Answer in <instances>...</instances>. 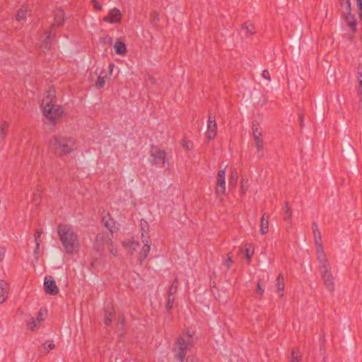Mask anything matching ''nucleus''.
<instances>
[{
    "label": "nucleus",
    "mask_w": 362,
    "mask_h": 362,
    "mask_svg": "<svg viewBox=\"0 0 362 362\" xmlns=\"http://www.w3.org/2000/svg\"><path fill=\"white\" fill-rule=\"evenodd\" d=\"M59 239L69 254L78 252L80 249L78 236L74 228L67 224H59L57 228Z\"/></svg>",
    "instance_id": "1"
},
{
    "label": "nucleus",
    "mask_w": 362,
    "mask_h": 362,
    "mask_svg": "<svg viewBox=\"0 0 362 362\" xmlns=\"http://www.w3.org/2000/svg\"><path fill=\"white\" fill-rule=\"evenodd\" d=\"M55 91L50 89L46 92V95L42 101L43 115L52 124H54L64 113L62 107L55 103Z\"/></svg>",
    "instance_id": "2"
},
{
    "label": "nucleus",
    "mask_w": 362,
    "mask_h": 362,
    "mask_svg": "<svg viewBox=\"0 0 362 362\" xmlns=\"http://www.w3.org/2000/svg\"><path fill=\"white\" fill-rule=\"evenodd\" d=\"M64 18L65 14L62 10L57 9L54 11V23L50 30L45 31L39 39L40 47L42 52H45L50 49L52 45L51 39L55 36L54 27L63 25Z\"/></svg>",
    "instance_id": "3"
},
{
    "label": "nucleus",
    "mask_w": 362,
    "mask_h": 362,
    "mask_svg": "<svg viewBox=\"0 0 362 362\" xmlns=\"http://www.w3.org/2000/svg\"><path fill=\"white\" fill-rule=\"evenodd\" d=\"M194 340L189 333L177 337L173 351L179 362H185L187 353L194 345Z\"/></svg>",
    "instance_id": "4"
},
{
    "label": "nucleus",
    "mask_w": 362,
    "mask_h": 362,
    "mask_svg": "<svg viewBox=\"0 0 362 362\" xmlns=\"http://www.w3.org/2000/svg\"><path fill=\"white\" fill-rule=\"evenodd\" d=\"M319 263V272L326 289L333 292L335 289L334 276L332 272V267L327 256L317 258Z\"/></svg>",
    "instance_id": "5"
},
{
    "label": "nucleus",
    "mask_w": 362,
    "mask_h": 362,
    "mask_svg": "<svg viewBox=\"0 0 362 362\" xmlns=\"http://www.w3.org/2000/svg\"><path fill=\"white\" fill-rule=\"evenodd\" d=\"M52 147L59 156L66 155L76 149V139L71 136H57L54 138Z\"/></svg>",
    "instance_id": "6"
},
{
    "label": "nucleus",
    "mask_w": 362,
    "mask_h": 362,
    "mask_svg": "<svg viewBox=\"0 0 362 362\" xmlns=\"http://www.w3.org/2000/svg\"><path fill=\"white\" fill-rule=\"evenodd\" d=\"M312 229L313 232L315 245L316 248V257H321L322 259L323 257H325L326 255L323 249L321 233L316 223H313Z\"/></svg>",
    "instance_id": "7"
},
{
    "label": "nucleus",
    "mask_w": 362,
    "mask_h": 362,
    "mask_svg": "<svg viewBox=\"0 0 362 362\" xmlns=\"http://www.w3.org/2000/svg\"><path fill=\"white\" fill-rule=\"evenodd\" d=\"M226 168L218 171L215 187V193L217 197L223 196L226 193Z\"/></svg>",
    "instance_id": "8"
},
{
    "label": "nucleus",
    "mask_w": 362,
    "mask_h": 362,
    "mask_svg": "<svg viewBox=\"0 0 362 362\" xmlns=\"http://www.w3.org/2000/svg\"><path fill=\"white\" fill-rule=\"evenodd\" d=\"M151 156L153 158V164L156 166L160 168L165 167V163L169 165L165 151L157 148H152Z\"/></svg>",
    "instance_id": "9"
},
{
    "label": "nucleus",
    "mask_w": 362,
    "mask_h": 362,
    "mask_svg": "<svg viewBox=\"0 0 362 362\" xmlns=\"http://www.w3.org/2000/svg\"><path fill=\"white\" fill-rule=\"evenodd\" d=\"M217 135V124L215 115L211 113L209 114L207 121V129L205 132V136L209 140H213Z\"/></svg>",
    "instance_id": "10"
},
{
    "label": "nucleus",
    "mask_w": 362,
    "mask_h": 362,
    "mask_svg": "<svg viewBox=\"0 0 362 362\" xmlns=\"http://www.w3.org/2000/svg\"><path fill=\"white\" fill-rule=\"evenodd\" d=\"M141 238L144 243V246L137 255V261L139 264H141L144 259L147 257L151 250V240L148 236H145L144 233H141Z\"/></svg>",
    "instance_id": "11"
},
{
    "label": "nucleus",
    "mask_w": 362,
    "mask_h": 362,
    "mask_svg": "<svg viewBox=\"0 0 362 362\" xmlns=\"http://www.w3.org/2000/svg\"><path fill=\"white\" fill-rule=\"evenodd\" d=\"M252 135L255 148L257 151L261 153V156H262L264 151V141L262 139L263 134L262 129L259 128L257 125H252Z\"/></svg>",
    "instance_id": "12"
},
{
    "label": "nucleus",
    "mask_w": 362,
    "mask_h": 362,
    "mask_svg": "<svg viewBox=\"0 0 362 362\" xmlns=\"http://www.w3.org/2000/svg\"><path fill=\"white\" fill-rule=\"evenodd\" d=\"M122 14L121 11L115 7L109 11L108 15L103 18L105 23L110 24H120L122 22Z\"/></svg>",
    "instance_id": "13"
},
{
    "label": "nucleus",
    "mask_w": 362,
    "mask_h": 362,
    "mask_svg": "<svg viewBox=\"0 0 362 362\" xmlns=\"http://www.w3.org/2000/svg\"><path fill=\"white\" fill-rule=\"evenodd\" d=\"M112 244V239L110 235L107 233H100L97 235L95 238V248L98 251L103 250L105 245Z\"/></svg>",
    "instance_id": "14"
},
{
    "label": "nucleus",
    "mask_w": 362,
    "mask_h": 362,
    "mask_svg": "<svg viewBox=\"0 0 362 362\" xmlns=\"http://www.w3.org/2000/svg\"><path fill=\"white\" fill-rule=\"evenodd\" d=\"M44 288L47 293L54 296L59 293V288L52 276H46L44 281Z\"/></svg>",
    "instance_id": "15"
},
{
    "label": "nucleus",
    "mask_w": 362,
    "mask_h": 362,
    "mask_svg": "<svg viewBox=\"0 0 362 362\" xmlns=\"http://www.w3.org/2000/svg\"><path fill=\"white\" fill-rule=\"evenodd\" d=\"M115 68V64L113 63H110L108 65V76H110L112 74L113 69ZM107 77V74L105 71L103 70L100 71V75L98 77L97 81H95V86L98 88H103L106 81V78Z\"/></svg>",
    "instance_id": "16"
},
{
    "label": "nucleus",
    "mask_w": 362,
    "mask_h": 362,
    "mask_svg": "<svg viewBox=\"0 0 362 362\" xmlns=\"http://www.w3.org/2000/svg\"><path fill=\"white\" fill-rule=\"evenodd\" d=\"M122 245L130 255H133L140 246L139 243L134 239L123 241Z\"/></svg>",
    "instance_id": "17"
},
{
    "label": "nucleus",
    "mask_w": 362,
    "mask_h": 362,
    "mask_svg": "<svg viewBox=\"0 0 362 362\" xmlns=\"http://www.w3.org/2000/svg\"><path fill=\"white\" fill-rule=\"evenodd\" d=\"M103 225L110 230L111 234L116 230V221L110 216L109 214H107L103 217Z\"/></svg>",
    "instance_id": "18"
},
{
    "label": "nucleus",
    "mask_w": 362,
    "mask_h": 362,
    "mask_svg": "<svg viewBox=\"0 0 362 362\" xmlns=\"http://www.w3.org/2000/svg\"><path fill=\"white\" fill-rule=\"evenodd\" d=\"M9 285L4 280L0 281V304L4 303L8 298Z\"/></svg>",
    "instance_id": "19"
},
{
    "label": "nucleus",
    "mask_w": 362,
    "mask_h": 362,
    "mask_svg": "<svg viewBox=\"0 0 362 362\" xmlns=\"http://www.w3.org/2000/svg\"><path fill=\"white\" fill-rule=\"evenodd\" d=\"M341 12L345 15L347 19L351 17V0H339Z\"/></svg>",
    "instance_id": "20"
},
{
    "label": "nucleus",
    "mask_w": 362,
    "mask_h": 362,
    "mask_svg": "<svg viewBox=\"0 0 362 362\" xmlns=\"http://www.w3.org/2000/svg\"><path fill=\"white\" fill-rule=\"evenodd\" d=\"M269 216L264 214L260 219L259 232L262 235H265L269 232Z\"/></svg>",
    "instance_id": "21"
},
{
    "label": "nucleus",
    "mask_w": 362,
    "mask_h": 362,
    "mask_svg": "<svg viewBox=\"0 0 362 362\" xmlns=\"http://www.w3.org/2000/svg\"><path fill=\"white\" fill-rule=\"evenodd\" d=\"M115 53L118 55H124L127 52L126 45L122 41H116L114 45Z\"/></svg>",
    "instance_id": "22"
},
{
    "label": "nucleus",
    "mask_w": 362,
    "mask_h": 362,
    "mask_svg": "<svg viewBox=\"0 0 362 362\" xmlns=\"http://www.w3.org/2000/svg\"><path fill=\"white\" fill-rule=\"evenodd\" d=\"M9 123L6 121H3L0 124V143L4 141V140L5 139Z\"/></svg>",
    "instance_id": "23"
},
{
    "label": "nucleus",
    "mask_w": 362,
    "mask_h": 362,
    "mask_svg": "<svg viewBox=\"0 0 362 362\" xmlns=\"http://www.w3.org/2000/svg\"><path fill=\"white\" fill-rule=\"evenodd\" d=\"M276 288L277 291L279 292V295L280 297H282L284 296V276L281 274H279L276 279Z\"/></svg>",
    "instance_id": "24"
},
{
    "label": "nucleus",
    "mask_w": 362,
    "mask_h": 362,
    "mask_svg": "<svg viewBox=\"0 0 362 362\" xmlns=\"http://www.w3.org/2000/svg\"><path fill=\"white\" fill-rule=\"evenodd\" d=\"M29 11V8L28 5H23L18 11L16 18L18 21L24 20Z\"/></svg>",
    "instance_id": "25"
},
{
    "label": "nucleus",
    "mask_w": 362,
    "mask_h": 362,
    "mask_svg": "<svg viewBox=\"0 0 362 362\" xmlns=\"http://www.w3.org/2000/svg\"><path fill=\"white\" fill-rule=\"evenodd\" d=\"M42 321H43V318L37 320V319L31 317L30 320L28 322V326L30 330L35 331L40 327Z\"/></svg>",
    "instance_id": "26"
},
{
    "label": "nucleus",
    "mask_w": 362,
    "mask_h": 362,
    "mask_svg": "<svg viewBox=\"0 0 362 362\" xmlns=\"http://www.w3.org/2000/svg\"><path fill=\"white\" fill-rule=\"evenodd\" d=\"M245 257L247 259V263H250L251 257L254 254L253 245L251 243H247L245 245Z\"/></svg>",
    "instance_id": "27"
},
{
    "label": "nucleus",
    "mask_w": 362,
    "mask_h": 362,
    "mask_svg": "<svg viewBox=\"0 0 362 362\" xmlns=\"http://www.w3.org/2000/svg\"><path fill=\"white\" fill-rule=\"evenodd\" d=\"M243 29L245 30L246 33L248 35H252L256 33L255 25L249 22H247L244 24V25L243 26Z\"/></svg>",
    "instance_id": "28"
},
{
    "label": "nucleus",
    "mask_w": 362,
    "mask_h": 362,
    "mask_svg": "<svg viewBox=\"0 0 362 362\" xmlns=\"http://www.w3.org/2000/svg\"><path fill=\"white\" fill-rule=\"evenodd\" d=\"M32 202L35 205H38L41 202V189L37 187L36 192L33 193Z\"/></svg>",
    "instance_id": "29"
},
{
    "label": "nucleus",
    "mask_w": 362,
    "mask_h": 362,
    "mask_svg": "<svg viewBox=\"0 0 362 362\" xmlns=\"http://www.w3.org/2000/svg\"><path fill=\"white\" fill-rule=\"evenodd\" d=\"M283 209L284 211V219L288 220L289 222H291L292 220V212L287 203L285 204Z\"/></svg>",
    "instance_id": "30"
},
{
    "label": "nucleus",
    "mask_w": 362,
    "mask_h": 362,
    "mask_svg": "<svg viewBox=\"0 0 362 362\" xmlns=\"http://www.w3.org/2000/svg\"><path fill=\"white\" fill-rule=\"evenodd\" d=\"M177 286H178V281H177V279L176 278L173 281L171 286L170 287V289L168 291V296H175V293L177 291Z\"/></svg>",
    "instance_id": "31"
},
{
    "label": "nucleus",
    "mask_w": 362,
    "mask_h": 362,
    "mask_svg": "<svg viewBox=\"0 0 362 362\" xmlns=\"http://www.w3.org/2000/svg\"><path fill=\"white\" fill-rule=\"evenodd\" d=\"M300 358H301V355H300L299 351L297 349H293L291 351V358H290L291 362H298L300 360Z\"/></svg>",
    "instance_id": "32"
},
{
    "label": "nucleus",
    "mask_w": 362,
    "mask_h": 362,
    "mask_svg": "<svg viewBox=\"0 0 362 362\" xmlns=\"http://www.w3.org/2000/svg\"><path fill=\"white\" fill-rule=\"evenodd\" d=\"M233 262V261L232 260V257L230 254H228L226 259L223 262V265L226 268L227 270H228L230 268Z\"/></svg>",
    "instance_id": "33"
},
{
    "label": "nucleus",
    "mask_w": 362,
    "mask_h": 362,
    "mask_svg": "<svg viewBox=\"0 0 362 362\" xmlns=\"http://www.w3.org/2000/svg\"><path fill=\"white\" fill-rule=\"evenodd\" d=\"M238 174L235 172H233L230 176L229 185H235L238 181Z\"/></svg>",
    "instance_id": "34"
},
{
    "label": "nucleus",
    "mask_w": 362,
    "mask_h": 362,
    "mask_svg": "<svg viewBox=\"0 0 362 362\" xmlns=\"http://www.w3.org/2000/svg\"><path fill=\"white\" fill-rule=\"evenodd\" d=\"M175 302V296H168V301L166 303V309L169 311L172 309Z\"/></svg>",
    "instance_id": "35"
},
{
    "label": "nucleus",
    "mask_w": 362,
    "mask_h": 362,
    "mask_svg": "<svg viewBox=\"0 0 362 362\" xmlns=\"http://www.w3.org/2000/svg\"><path fill=\"white\" fill-rule=\"evenodd\" d=\"M112 312H107L105 314L104 322L107 326L110 325L112 322Z\"/></svg>",
    "instance_id": "36"
},
{
    "label": "nucleus",
    "mask_w": 362,
    "mask_h": 362,
    "mask_svg": "<svg viewBox=\"0 0 362 362\" xmlns=\"http://www.w3.org/2000/svg\"><path fill=\"white\" fill-rule=\"evenodd\" d=\"M182 146L187 150H191L192 148L193 145L190 141L184 139L182 141Z\"/></svg>",
    "instance_id": "37"
},
{
    "label": "nucleus",
    "mask_w": 362,
    "mask_h": 362,
    "mask_svg": "<svg viewBox=\"0 0 362 362\" xmlns=\"http://www.w3.org/2000/svg\"><path fill=\"white\" fill-rule=\"evenodd\" d=\"M91 5L96 11L102 9V6L98 0H91Z\"/></svg>",
    "instance_id": "38"
},
{
    "label": "nucleus",
    "mask_w": 362,
    "mask_h": 362,
    "mask_svg": "<svg viewBox=\"0 0 362 362\" xmlns=\"http://www.w3.org/2000/svg\"><path fill=\"white\" fill-rule=\"evenodd\" d=\"M346 20L347 21L349 25L352 28V30H355L356 23L354 16L351 15V17H349V19L346 18Z\"/></svg>",
    "instance_id": "39"
},
{
    "label": "nucleus",
    "mask_w": 362,
    "mask_h": 362,
    "mask_svg": "<svg viewBox=\"0 0 362 362\" xmlns=\"http://www.w3.org/2000/svg\"><path fill=\"white\" fill-rule=\"evenodd\" d=\"M54 344L52 341H47L44 343V348L47 350L50 351L54 348Z\"/></svg>",
    "instance_id": "40"
},
{
    "label": "nucleus",
    "mask_w": 362,
    "mask_h": 362,
    "mask_svg": "<svg viewBox=\"0 0 362 362\" xmlns=\"http://www.w3.org/2000/svg\"><path fill=\"white\" fill-rule=\"evenodd\" d=\"M42 230H37L35 233V244H37V243H39V244L41 243V235H42Z\"/></svg>",
    "instance_id": "41"
},
{
    "label": "nucleus",
    "mask_w": 362,
    "mask_h": 362,
    "mask_svg": "<svg viewBox=\"0 0 362 362\" xmlns=\"http://www.w3.org/2000/svg\"><path fill=\"white\" fill-rule=\"evenodd\" d=\"M35 249L34 250V256H35V259H36V261H38L39 259V257H40V244H39V243H37V244H35Z\"/></svg>",
    "instance_id": "42"
},
{
    "label": "nucleus",
    "mask_w": 362,
    "mask_h": 362,
    "mask_svg": "<svg viewBox=\"0 0 362 362\" xmlns=\"http://www.w3.org/2000/svg\"><path fill=\"white\" fill-rule=\"evenodd\" d=\"M107 245H109V249H110V253L113 255V256H117V250L116 247H115L113 246V244L112 243H109Z\"/></svg>",
    "instance_id": "43"
},
{
    "label": "nucleus",
    "mask_w": 362,
    "mask_h": 362,
    "mask_svg": "<svg viewBox=\"0 0 362 362\" xmlns=\"http://www.w3.org/2000/svg\"><path fill=\"white\" fill-rule=\"evenodd\" d=\"M262 76L268 80L269 81H271V77H270V74H269V72L268 70H264L262 73Z\"/></svg>",
    "instance_id": "44"
},
{
    "label": "nucleus",
    "mask_w": 362,
    "mask_h": 362,
    "mask_svg": "<svg viewBox=\"0 0 362 362\" xmlns=\"http://www.w3.org/2000/svg\"><path fill=\"white\" fill-rule=\"evenodd\" d=\"M257 292L261 296H263L264 292V291L263 288L262 287V286L260 285L259 282H258L257 285Z\"/></svg>",
    "instance_id": "45"
},
{
    "label": "nucleus",
    "mask_w": 362,
    "mask_h": 362,
    "mask_svg": "<svg viewBox=\"0 0 362 362\" xmlns=\"http://www.w3.org/2000/svg\"><path fill=\"white\" fill-rule=\"evenodd\" d=\"M246 182H247V181H245L243 179L241 180L240 184H241V189H242L243 193H245L247 189V187L245 185Z\"/></svg>",
    "instance_id": "46"
},
{
    "label": "nucleus",
    "mask_w": 362,
    "mask_h": 362,
    "mask_svg": "<svg viewBox=\"0 0 362 362\" xmlns=\"http://www.w3.org/2000/svg\"><path fill=\"white\" fill-rule=\"evenodd\" d=\"M5 249L3 247H0V262H1L5 257Z\"/></svg>",
    "instance_id": "47"
},
{
    "label": "nucleus",
    "mask_w": 362,
    "mask_h": 362,
    "mask_svg": "<svg viewBox=\"0 0 362 362\" xmlns=\"http://www.w3.org/2000/svg\"><path fill=\"white\" fill-rule=\"evenodd\" d=\"M147 222L146 221H144V219H142L141 221V230L143 233L144 232H146L145 228L147 227Z\"/></svg>",
    "instance_id": "48"
},
{
    "label": "nucleus",
    "mask_w": 362,
    "mask_h": 362,
    "mask_svg": "<svg viewBox=\"0 0 362 362\" xmlns=\"http://www.w3.org/2000/svg\"><path fill=\"white\" fill-rule=\"evenodd\" d=\"M357 93L358 95H362V80L359 81V84L357 88Z\"/></svg>",
    "instance_id": "49"
},
{
    "label": "nucleus",
    "mask_w": 362,
    "mask_h": 362,
    "mask_svg": "<svg viewBox=\"0 0 362 362\" xmlns=\"http://www.w3.org/2000/svg\"><path fill=\"white\" fill-rule=\"evenodd\" d=\"M42 315H43V313H42V310L41 309L38 313V317H37V320H40L41 318H43Z\"/></svg>",
    "instance_id": "50"
},
{
    "label": "nucleus",
    "mask_w": 362,
    "mask_h": 362,
    "mask_svg": "<svg viewBox=\"0 0 362 362\" xmlns=\"http://www.w3.org/2000/svg\"><path fill=\"white\" fill-rule=\"evenodd\" d=\"M358 8H362V0H356Z\"/></svg>",
    "instance_id": "51"
},
{
    "label": "nucleus",
    "mask_w": 362,
    "mask_h": 362,
    "mask_svg": "<svg viewBox=\"0 0 362 362\" xmlns=\"http://www.w3.org/2000/svg\"><path fill=\"white\" fill-rule=\"evenodd\" d=\"M359 9V16L361 19L362 20V8H358Z\"/></svg>",
    "instance_id": "52"
}]
</instances>
